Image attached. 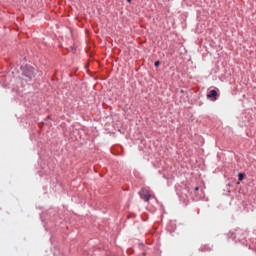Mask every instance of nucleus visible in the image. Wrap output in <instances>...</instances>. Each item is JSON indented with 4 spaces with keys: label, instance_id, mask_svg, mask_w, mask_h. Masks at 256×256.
<instances>
[{
    "label": "nucleus",
    "instance_id": "1",
    "mask_svg": "<svg viewBox=\"0 0 256 256\" xmlns=\"http://www.w3.org/2000/svg\"><path fill=\"white\" fill-rule=\"evenodd\" d=\"M21 69L24 77H26V81H31V79L35 77V68H33V66L24 65L21 66Z\"/></svg>",
    "mask_w": 256,
    "mask_h": 256
},
{
    "label": "nucleus",
    "instance_id": "2",
    "mask_svg": "<svg viewBox=\"0 0 256 256\" xmlns=\"http://www.w3.org/2000/svg\"><path fill=\"white\" fill-rule=\"evenodd\" d=\"M207 98L209 100H211L212 102H215L217 100V91L216 90H211L208 94H207Z\"/></svg>",
    "mask_w": 256,
    "mask_h": 256
},
{
    "label": "nucleus",
    "instance_id": "3",
    "mask_svg": "<svg viewBox=\"0 0 256 256\" xmlns=\"http://www.w3.org/2000/svg\"><path fill=\"white\" fill-rule=\"evenodd\" d=\"M142 198L145 200V202H149V200L152 198V195L146 192L142 195Z\"/></svg>",
    "mask_w": 256,
    "mask_h": 256
},
{
    "label": "nucleus",
    "instance_id": "4",
    "mask_svg": "<svg viewBox=\"0 0 256 256\" xmlns=\"http://www.w3.org/2000/svg\"><path fill=\"white\" fill-rule=\"evenodd\" d=\"M244 175L242 173H239V181H243Z\"/></svg>",
    "mask_w": 256,
    "mask_h": 256
},
{
    "label": "nucleus",
    "instance_id": "5",
    "mask_svg": "<svg viewBox=\"0 0 256 256\" xmlns=\"http://www.w3.org/2000/svg\"><path fill=\"white\" fill-rule=\"evenodd\" d=\"M159 65H160V62H159V61H156V62H155V67H159Z\"/></svg>",
    "mask_w": 256,
    "mask_h": 256
},
{
    "label": "nucleus",
    "instance_id": "6",
    "mask_svg": "<svg viewBox=\"0 0 256 256\" xmlns=\"http://www.w3.org/2000/svg\"><path fill=\"white\" fill-rule=\"evenodd\" d=\"M198 190H199V187H196V188H195V191H198Z\"/></svg>",
    "mask_w": 256,
    "mask_h": 256
},
{
    "label": "nucleus",
    "instance_id": "7",
    "mask_svg": "<svg viewBox=\"0 0 256 256\" xmlns=\"http://www.w3.org/2000/svg\"><path fill=\"white\" fill-rule=\"evenodd\" d=\"M127 2H129V3H130V2H131V0H127Z\"/></svg>",
    "mask_w": 256,
    "mask_h": 256
}]
</instances>
